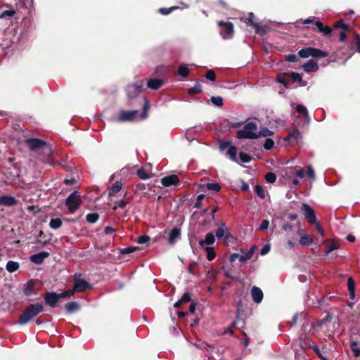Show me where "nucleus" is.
Segmentation results:
<instances>
[{
    "label": "nucleus",
    "instance_id": "1",
    "mask_svg": "<svg viewBox=\"0 0 360 360\" xmlns=\"http://www.w3.org/2000/svg\"><path fill=\"white\" fill-rule=\"evenodd\" d=\"M347 41L345 60L354 54L355 51L360 53V36L354 30L352 25L346 24L344 20H339V41Z\"/></svg>",
    "mask_w": 360,
    "mask_h": 360
},
{
    "label": "nucleus",
    "instance_id": "2",
    "mask_svg": "<svg viewBox=\"0 0 360 360\" xmlns=\"http://www.w3.org/2000/svg\"><path fill=\"white\" fill-rule=\"evenodd\" d=\"M43 310L44 306L40 303H36L28 306L20 315L18 320V323L20 325L27 323L33 318L36 317L38 314L42 312Z\"/></svg>",
    "mask_w": 360,
    "mask_h": 360
},
{
    "label": "nucleus",
    "instance_id": "3",
    "mask_svg": "<svg viewBox=\"0 0 360 360\" xmlns=\"http://www.w3.org/2000/svg\"><path fill=\"white\" fill-rule=\"evenodd\" d=\"M257 129L256 122L248 121L242 129L238 131V137L239 139H255L259 137Z\"/></svg>",
    "mask_w": 360,
    "mask_h": 360
},
{
    "label": "nucleus",
    "instance_id": "4",
    "mask_svg": "<svg viewBox=\"0 0 360 360\" xmlns=\"http://www.w3.org/2000/svg\"><path fill=\"white\" fill-rule=\"evenodd\" d=\"M298 55L303 58H307L310 56L314 58H323L327 56L323 51L312 47H308L300 50Z\"/></svg>",
    "mask_w": 360,
    "mask_h": 360
},
{
    "label": "nucleus",
    "instance_id": "5",
    "mask_svg": "<svg viewBox=\"0 0 360 360\" xmlns=\"http://www.w3.org/2000/svg\"><path fill=\"white\" fill-rule=\"evenodd\" d=\"M27 143L28 147L32 150H35L38 149H41L42 152L44 153L49 154L51 152V149L48 145L46 144L45 142L37 139H31L27 140Z\"/></svg>",
    "mask_w": 360,
    "mask_h": 360
},
{
    "label": "nucleus",
    "instance_id": "6",
    "mask_svg": "<svg viewBox=\"0 0 360 360\" xmlns=\"http://www.w3.org/2000/svg\"><path fill=\"white\" fill-rule=\"evenodd\" d=\"M81 204V198L77 192L72 193L66 200V205L70 212H75Z\"/></svg>",
    "mask_w": 360,
    "mask_h": 360
},
{
    "label": "nucleus",
    "instance_id": "7",
    "mask_svg": "<svg viewBox=\"0 0 360 360\" xmlns=\"http://www.w3.org/2000/svg\"><path fill=\"white\" fill-rule=\"evenodd\" d=\"M303 22L305 24L314 23L318 31L326 36L330 34L332 32V30L329 26L323 25L321 21L316 20L315 17L308 18L305 19Z\"/></svg>",
    "mask_w": 360,
    "mask_h": 360
},
{
    "label": "nucleus",
    "instance_id": "8",
    "mask_svg": "<svg viewBox=\"0 0 360 360\" xmlns=\"http://www.w3.org/2000/svg\"><path fill=\"white\" fill-rule=\"evenodd\" d=\"M221 27L220 34L224 39H230L233 33V25L231 22L220 21L218 23Z\"/></svg>",
    "mask_w": 360,
    "mask_h": 360
},
{
    "label": "nucleus",
    "instance_id": "9",
    "mask_svg": "<svg viewBox=\"0 0 360 360\" xmlns=\"http://www.w3.org/2000/svg\"><path fill=\"white\" fill-rule=\"evenodd\" d=\"M302 211L303 212L305 218L308 220L309 224H316V217L314 210L309 205L305 203L302 204Z\"/></svg>",
    "mask_w": 360,
    "mask_h": 360
},
{
    "label": "nucleus",
    "instance_id": "10",
    "mask_svg": "<svg viewBox=\"0 0 360 360\" xmlns=\"http://www.w3.org/2000/svg\"><path fill=\"white\" fill-rule=\"evenodd\" d=\"M138 115L139 112L137 110L121 111L116 118V120L119 122L132 121L137 117Z\"/></svg>",
    "mask_w": 360,
    "mask_h": 360
},
{
    "label": "nucleus",
    "instance_id": "11",
    "mask_svg": "<svg viewBox=\"0 0 360 360\" xmlns=\"http://www.w3.org/2000/svg\"><path fill=\"white\" fill-rule=\"evenodd\" d=\"M90 288V284L85 280L78 278H74V289L72 290L74 292L75 291L82 292Z\"/></svg>",
    "mask_w": 360,
    "mask_h": 360
},
{
    "label": "nucleus",
    "instance_id": "12",
    "mask_svg": "<svg viewBox=\"0 0 360 360\" xmlns=\"http://www.w3.org/2000/svg\"><path fill=\"white\" fill-rule=\"evenodd\" d=\"M142 86V82L139 84H136L128 86L127 89L128 98H132L134 97H136L141 92V89Z\"/></svg>",
    "mask_w": 360,
    "mask_h": 360
},
{
    "label": "nucleus",
    "instance_id": "13",
    "mask_svg": "<svg viewBox=\"0 0 360 360\" xmlns=\"http://www.w3.org/2000/svg\"><path fill=\"white\" fill-rule=\"evenodd\" d=\"M161 183L165 187L176 185L179 183V178L175 174L169 175L162 178Z\"/></svg>",
    "mask_w": 360,
    "mask_h": 360
},
{
    "label": "nucleus",
    "instance_id": "14",
    "mask_svg": "<svg viewBox=\"0 0 360 360\" xmlns=\"http://www.w3.org/2000/svg\"><path fill=\"white\" fill-rule=\"evenodd\" d=\"M302 138V134L298 129H294L291 131L285 141H288L290 144L297 143Z\"/></svg>",
    "mask_w": 360,
    "mask_h": 360
},
{
    "label": "nucleus",
    "instance_id": "15",
    "mask_svg": "<svg viewBox=\"0 0 360 360\" xmlns=\"http://www.w3.org/2000/svg\"><path fill=\"white\" fill-rule=\"evenodd\" d=\"M215 236L212 233H208L206 234L204 240H200L199 241V245L202 248H205L207 246H210L213 245L215 242Z\"/></svg>",
    "mask_w": 360,
    "mask_h": 360
},
{
    "label": "nucleus",
    "instance_id": "16",
    "mask_svg": "<svg viewBox=\"0 0 360 360\" xmlns=\"http://www.w3.org/2000/svg\"><path fill=\"white\" fill-rule=\"evenodd\" d=\"M231 236L230 232L228 228L226 226L224 223L221 224L219 227L217 229L216 231V237L217 238H228Z\"/></svg>",
    "mask_w": 360,
    "mask_h": 360
},
{
    "label": "nucleus",
    "instance_id": "17",
    "mask_svg": "<svg viewBox=\"0 0 360 360\" xmlns=\"http://www.w3.org/2000/svg\"><path fill=\"white\" fill-rule=\"evenodd\" d=\"M251 296L255 303H260L263 300V292L260 288L253 286L251 289Z\"/></svg>",
    "mask_w": 360,
    "mask_h": 360
},
{
    "label": "nucleus",
    "instance_id": "18",
    "mask_svg": "<svg viewBox=\"0 0 360 360\" xmlns=\"http://www.w3.org/2000/svg\"><path fill=\"white\" fill-rule=\"evenodd\" d=\"M45 302L51 307H55L58 301V295L55 292H48L45 295Z\"/></svg>",
    "mask_w": 360,
    "mask_h": 360
},
{
    "label": "nucleus",
    "instance_id": "19",
    "mask_svg": "<svg viewBox=\"0 0 360 360\" xmlns=\"http://www.w3.org/2000/svg\"><path fill=\"white\" fill-rule=\"evenodd\" d=\"M49 256V253L46 252H40L30 257L31 262L39 264Z\"/></svg>",
    "mask_w": 360,
    "mask_h": 360
},
{
    "label": "nucleus",
    "instance_id": "20",
    "mask_svg": "<svg viewBox=\"0 0 360 360\" xmlns=\"http://www.w3.org/2000/svg\"><path fill=\"white\" fill-rule=\"evenodd\" d=\"M347 289L349 291V295L350 300H354L355 298V281L352 277L349 276L347 278Z\"/></svg>",
    "mask_w": 360,
    "mask_h": 360
},
{
    "label": "nucleus",
    "instance_id": "21",
    "mask_svg": "<svg viewBox=\"0 0 360 360\" xmlns=\"http://www.w3.org/2000/svg\"><path fill=\"white\" fill-rule=\"evenodd\" d=\"M303 69L305 72H316L319 69L317 63L314 60H309L302 65Z\"/></svg>",
    "mask_w": 360,
    "mask_h": 360
},
{
    "label": "nucleus",
    "instance_id": "22",
    "mask_svg": "<svg viewBox=\"0 0 360 360\" xmlns=\"http://www.w3.org/2000/svg\"><path fill=\"white\" fill-rule=\"evenodd\" d=\"M16 203L15 198L8 195L0 196V205L6 206H11Z\"/></svg>",
    "mask_w": 360,
    "mask_h": 360
},
{
    "label": "nucleus",
    "instance_id": "23",
    "mask_svg": "<svg viewBox=\"0 0 360 360\" xmlns=\"http://www.w3.org/2000/svg\"><path fill=\"white\" fill-rule=\"evenodd\" d=\"M180 229L179 228H174L169 233V243L174 244L180 238Z\"/></svg>",
    "mask_w": 360,
    "mask_h": 360
},
{
    "label": "nucleus",
    "instance_id": "24",
    "mask_svg": "<svg viewBox=\"0 0 360 360\" xmlns=\"http://www.w3.org/2000/svg\"><path fill=\"white\" fill-rule=\"evenodd\" d=\"M323 323V321L317 322V324H311V326L309 325H304L302 327V330L304 333H308L309 334L315 335V328L316 327L321 326Z\"/></svg>",
    "mask_w": 360,
    "mask_h": 360
},
{
    "label": "nucleus",
    "instance_id": "25",
    "mask_svg": "<svg viewBox=\"0 0 360 360\" xmlns=\"http://www.w3.org/2000/svg\"><path fill=\"white\" fill-rule=\"evenodd\" d=\"M248 20V23L255 28L257 33L262 34L264 32V28L255 22L254 14L252 13H249V18Z\"/></svg>",
    "mask_w": 360,
    "mask_h": 360
},
{
    "label": "nucleus",
    "instance_id": "26",
    "mask_svg": "<svg viewBox=\"0 0 360 360\" xmlns=\"http://www.w3.org/2000/svg\"><path fill=\"white\" fill-rule=\"evenodd\" d=\"M162 84L163 82L161 79H151L148 82L147 86L148 88L155 90L159 89L162 85Z\"/></svg>",
    "mask_w": 360,
    "mask_h": 360
},
{
    "label": "nucleus",
    "instance_id": "27",
    "mask_svg": "<svg viewBox=\"0 0 360 360\" xmlns=\"http://www.w3.org/2000/svg\"><path fill=\"white\" fill-rule=\"evenodd\" d=\"M295 110H296V111L297 112L303 115V116L304 117V118L306 120V122L307 123L309 122L310 118H309V114H308L307 109V108L305 106L302 105H296Z\"/></svg>",
    "mask_w": 360,
    "mask_h": 360
},
{
    "label": "nucleus",
    "instance_id": "28",
    "mask_svg": "<svg viewBox=\"0 0 360 360\" xmlns=\"http://www.w3.org/2000/svg\"><path fill=\"white\" fill-rule=\"evenodd\" d=\"M34 285L35 283L34 281H29L24 286V293L27 296L31 295L32 294V290Z\"/></svg>",
    "mask_w": 360,
    "mask_h": 360
},
{
    "label": "nucleus",
    "instance_id": "29",
    "mask_svg": "<svg viewBox=\"0 0 360 360\" xmlns=\"http://www.w3.org/2000/svg\"><path fill=\"white\" fill-rule=\"evenodd\" d=\"M6 269L10 273L15 272L19 269V264L14 261H8L7 262Z\"/></svg>",
    "mask_w": 360,
    "mask_h": 360
},
{
    "label": "nucleus",
    "instance_id": "30",
    "mask_svg": "<svg viewBox=\"0 0 360 360\" xmlns=\"http://www.w3.org/2000/svg\"><path fill=\"white\" fill-rule=\"evenodd\" d=\"M313 242V237L309 235H304L300 236V244L304 246L309 245Z\"/></svg>",
    "mask_w": 360,
    "mask_h": 360
},
{
    "label": "nucleus",
    "instance_id": "31",
    "mask_svg": "<svg viewBox=\"0 0 360 360\" xmlns=\"http://www.w3.org/2000/svg\"><path fill=\"white\" fill-rule=\"evenodd\" d=\"M207 253V259L209 261L213 260L216 257V253L214 252V250L211 246H207L205 248H204Z\"/></svg>",
    "mask_w": 360,
    "mask_h": 360
},
{
    "label": "nucleus",
    "instance_id": "32",
    "mask_svg": "<svg viewBox=\"0 0 360 360\" xmlns=\"http://www.w3.org/2000/svg\"><path fill=\"white\" fill-rule=\"evenodd\" d=\"M122 188V183L120 181H116L109 190V195H112L120 191Z\"/></svg>",
    "mask_w": 360,
    "mask_h": 360
},
{
    "label": "nucleus",
    "instance_id": "33",
    "mask_svg": "<svg viewBox=\"0 0 360 360\" xmlns=\"http://www.w3.org/2000/svg\"><path fill=\"white\" fill-rule=\"evenodd\" d=\"M236 154L237 148L235 146H231L227 151V155L232 161L237 162Z\"/></svg>",
    "mask_w": 360,
    "mask_h": 360
},
{
    "label": "nucleus",
    "instance_id": "34",
    "mask_svg": "<svg viewBox=\"0 0 360 360\" xmlns=\"http://www.w3.org/2000/svg\"><path fill=\"white\" fill-rule=\"evenodd\" d=\"M79 305L77 302H70V303L67 304L65 305V309L68 312L72 313V312L77 310L79 309Z\"/></svg>",
    "mask_w": 360,
    "mask_h": 360
},
{
    "label": "nucleus",
    "instance_id": "35",
    "mask_svg": "<svg viewBox=\"0 0 360 360\" xmlns=\"http://www.w3.org/2000/svg\"><path fill=\"white\" fill-rule=\"evenodd\" d=\"M254 189H255V194L258 197L261 198L262 199H264L265 198V191L261 186L256 185L255 186Z\"/></svg>",
    "mask_w": 360,
    "mask_h": 360
},
{
    "label": "nucleus",
    "instance_id": "36",
    "mask_svg": "<svg viewBox=\"0 0 360 360\" xmlns=\"http://www.w3.org/2000/svg\"><path fill=\"white\" fill-rule=\"evenodd\" d=\"M49 225L52 229H57L61 226L62 221L59 218L52 219Z\"/></svg>",
    "mask_w": 360,
    "mask_h": 360
},
{
    "label": "nucleus",
    "instance_id": "37",
    "mask_svg": "<svg viewBox=\"0 0 360 360\" xmlns=\"http://www.w3.org/2000/svg\"><path fill=\"white\" fill-rule=\"evenodd\" d=\"M253 255V250L251 249L247 252L243 253V255H240V261L243 262L248 259H250Z\"/></svg>",
    "mask_w": 360,
    "mask_h": 360
},
{
    "label": "nucleus",
    "instance_id": "38",
    "mask_svg": "<svg viewBox=\"0 0 360 360\" xmlns=\"http://www.w3.org/2000/svg\"><path fill=\"white\" fill-rule=\"evenodd\" d=\"M188 68L186 65H181L178 69V74L182 77H186L188 74Z\"/></svg>",
    "mask_w": 360,
    "mask_h": 360
},
{
    "label": "nucleus",
    "instance_id": "39",
    "mask_svg": "<svg viewBox=\"0 0 360 360\" xmlns=\"http://www.w3.org/2000/svg\"><path fill=\"white\" fill-rule=\"evenodd\" d=\"M137 175L138 176L143 180L148 179L151 177V176L147 173L143 169H139L137 171Z\"/></svg>",
    "mask_w": 360,
    "mask_h": 360
},
{
    "label": "nucleus",
    "instance_id": "40",
    "mask_svg": "<svg viewBox=\"0 0 360 360\" xmlns=\"http://www.w3.org/2000/svg\"><path fill=\"white\" fill-rule=\"evenodd\" d=\"M351 349L354 353V356H360V349L357 347V342L353 341L351 342Z\"/></svg>",
    "mask_w": 360,
    "mask_h": 360
},
{
    "label": "nucleus",
    "instance_id": "41",
    "mask_svg": "<svg viewBox=\"0 0 360 360\" xmlns=\"http://www.w3.org/2000/svg\"><path fill=\"white\" fill-rule=\"evenodd\" d=\"M257 134L259 135V136H264V137H266V136H270L273 134V131L269 130L266 127H264V128H262L259 132H257Z\"/></svg>",
    "mask_w": 360,
    "mask_h": 360
},
{
    "label": "nucleus",
    "instance_id": "42",
    "mask_svg": "<svg viewBox=\"0 0 360 360\" xmlns=\"http://www.w3.org/2000/svg\"><path fill=\"white\" fill-rule=\"evenodd\" d=\"M211 101L218 107H221L223 105V98L221 96H213L211 98Z\"/></svg>",
    "mask_w": 360,
    "mask_h": 360
},
{
    "label": "nucleus",
    "instance_id": "43",
    "mask_svg": "<svg viewBox=\"0 0 360 360\" xmlns=\"http://www.w3.org/2000/svg\"><path fill=\"white\" fill-rule=\"evenodd\" d=\"M206 187L208 190L215 192H218L221 189V187L218 184L208 183L206 184Z\"/></svg>",
    "mask_w": 360,
    "mask_h": 360
},
{
    "label": "nucleus",
    "instance_id": "44",
    "mask_svg": "<svg viewBox=\"0 0 360 360\" xmlns=\"http://www.w3.org/2000/svg\"><path fill=\"white\" fill-rule=\"evenodd\" d=\"M86 220L90 223H95L98 219V215L96 213H91L86 215Z\"/></svg>",
    "mask_w": 360,
    "mask_h": 360
},
{
    "label": "nucleus",
    "instance_id": "45",
    "mask_svg": "<svg viewBox=\"0 0 360 360\" xmlns=\"http://www.w3.org/2000/svg\"><path fill=\"white\" fill-rule=\"evenodd\" d=\"M150 108V104H149V102L146 101L145 103H144V106H143V113L141 115V117H140V120H144L148 116V110Z\"/></svg>",
    "mask_w": 360,
    "mask_h": 360
},
{
    "label": "nucleus",
    "instance_id": "46",
    "mask_svg": "<svg viewBox=\"0 0 360 360\" xmlns=\"http://www.w3.org/2000/svg\"><path fill=\"white\" fill-rule=\"evenodd\" d=\"M14 14H15V11H13V10H6V11H3L0 14V18L4 19V18H11Z\"/></svg>",
    "mask_w": 360,
    "mask_h": 360
},
{
    "label": "nucleus",
    "instance_id": "47",
    "mask_svg": "<svg viewBox=\"0 0 360 360\" xmlns=\"http://www.w3.org/2000/svg\"><path fill=\"white\" fill-rule=\"evenodd\" d=\"M57 295H58V300H59L61 298H65V297H67L72 296L74 295V290H67V291L63 292L62 293H58Z\"/></svg>",
    "mask_w": 360,
    "mask_h": 360
},
{
    "label": "nucleus",
    "instance_id": "48",
    "mask_svg": "<svg viewBox=\"0 0 360 360\" xmlns=\"http://www.w3.org/2000/svg\"><path fill=\"white\" fill-rule=\"evenodd\" d=\"M239 158L240 161L245 163L250 162L251 160V157L245 153H240L239 155Z\"/></svg>",
    "mask_w": 360,
    "mask_h": 360
},
{
    "label": "nucleus",
    "instance_id": "49",
    "mask_svg": "<svg viewBox=\"0 0 360 360\" xmlns=\"http://www.w3.org/2000/svg\"><path fill=\"white\" fill-rule=\"evenodd\" d=\"M274 146V141L271 139H266L264 143V148L266 150L271 149Z\"/></svg>",
    "mask_w": 360,
    "mask_h": 360
},
{
    "label": "nucleus",
    "instance_id": "50",
    "mask_svg": "<svg viewBox=\"0 0 360 360\" xmlns=\"http://www.w3.org/2000/svg\"><path fill=\"white\" fill-rule=\"evenodd\" d=\"M177 7L176 6H172L171 8H161L159 9V12L162 14V15H168L169 13H170L172 11L176 9Z\"/></svg>",
    "mask_w": 360,
    "mask_h": 360
},
{
    "label": "nucleus",
    "instance_id": "51",
    "mask_svg": "<svg viewBox=\"0 0 360 360\" xmlns=\"http://www.w3.org/2000/svg\"><path fill=\"white\" fill-rule=\"evenodd\" d=\"M265 179L267 182L274 183L276 179V176L274 173L269 172L266 174Z\"/></svg>",
    "mask_w": 360,
    "mask_h": 360
},
{
    "label": "nucleus",
    "instance_id": "52",
    "mask_svg": "<svg viewBox=\"0 0 360 360\" xmlns=\"http://www.w3.org/2000/svg\"><path fill=\"white\" fill-rule=\"evenodd\" d=\"M307 174L308 175V176L314 180L315 179V172L312 168V167L311 165H308L307 167Z\"/></svg>",
    "mask_w": 360,
    "mask_h": 360
},
{
    "label": "nucleus",
    "instance_id": "53",
    "mask_svg": "<svg viewBox=\"0 0 360 360\" xmlns=\"http://www.w3.org/2000/svg\"><path fill=\"white\" fill-rule=\"evenodd\" d=\"M150 240V237L148 236H141L138 237L137 242L139 244H145L148 243Z\"/></svg>",
    "mask_w": 360,
    "mask_h": 360
},
{
    "label": "nucleus",
    "instance_id": "54",
    "mask_svg": "<svg viewBox=\"0 0 360 360\" xmlns=\"http://www.w3.org/2000/svg\"><path fill=\"white\" fill-rule=\"evenodd\" d=\"M290 77H291V79L293 82H301L302 81V77H301L300 75L297 72H292Z\"/></svg>",
    "mask_w": 360,
    "mask_h": 360
},
{
    "label": "nucleus",
    "instance_id": "55",
    "mask_svg": "<svg viewBox=\"0 0 360 360\" xmlns=\"http://www.w3.org/2000/svg\"><path fill=\"white\" fill-rule=\"evenodd\" d=\"M269 226V221L267 219H264L262 221L261 225L259 226V229L262 231L266 230Z\"/></svg>",
    "mask_w": 360,
    "mask_h": 360
},
{
    "label": "nucleus",
    "instance_id": "56",
    "mask_svg": "<svg viewBox=\"0 0 360 360\" xmlns=\"http://www.w3.org/2000/svg\"><path fill=\"white\" fill-rule=\"evenodd\" d=\"M206 78L210 81H214L215 73L212 70H208L206 73Z\"/></svg>",
    "mask_w": 360,
    "mask_h": 360
},
{
    "label": "nucleus",
    "instance_id": "57",
    "mask_svg": "<svg viewBox=\"0 0 360 360\" xmlns=\"http://www.w3.org/2000/svg\"><path fill=\"white\" fill-rule=\"evenodd\" d=\"M270 249H271V246L270 245L267 244V245H265L261 250L260 251V254L262 255H265L266 254H267L269 251H270Z\"/></svg>",
    "mask_w": 360,
    "mask_h": 360
},
{
    "label": "nucleus",
    "instance_id": "58",
    "mask_svg": "<svg viewBox=\"0 0 360 360\" xmlns=\"http://www.w3.org/2000/svg\"><path fill=\"white\" fill-rule=\"evenodd\" d=\"M138 250L137 247H129L127 248H124L122 251L123 253L129 254L135 252Z\"/></svg>",
    "mask_w": 360,
    "mask_h": 360
},
{
    "label": "nucleus",
    "instance_id": "59",
    "mask_svg": "<svg viewBox=\"0 0 360 360\" xmlns=\"http://www.w3.org/2000/svg\"><path fill=\"white\" fill-rule=\"evenodd\" d=\"M181 302H188L191 300V295L188 292H185L182 297L181 298Z\"/></svg>",
    "mask_w": 360,
    "mask_h": 360
},
{
    "label": "nucleus",
    "instance_id": "60",
    "mask_svg": "<svg viewBox=\"0 0 360 360\" xmlns=\"http://www.w3.org/2000/svg\"><path fill=\"white\" fill-rule=\"evenodd\" d=\"M298 60L297 56L294 54H290L287 56V60L289 62H296Z\"/></svg>",
    "mask_w": 360,
    "mask_h": 360
},
{
    "label": "nucleus",
    "instance_id": "61",
    "mask_svg": "<svg viewBox=\"0 0 360 360\" xmlns=\"http://www.w3.org/2000/svg\"><path fill=\"white\" fill-rule=\"evenodd\" d=\"M205 198V195L203 194H200L197 198V201L195 202V207H199L200 206L201 201Z\"/></svg>",
    "mask_w": 360,
    "mask_h": 360
},
{
    "label": "nucleus",
    "instance_id": "62",
    "mask_svg": "<svg viewBox=\"0 0 360 360\" xmlns=\"http://www.w3.org/2000/svg\"><path fill=\"white\" fill-rule=\"evenodd\" d=\"M125 205H126V202L124 200H120L115 202V208H117V207L123 208L125 207Z\"/></svg>",
    "mask_w": 360,
    "mask_h": 360
},
{
    "label": "nucleus",
    "instance_id": "63",
    "mask_svg": "<svg viewBox=\"0 0 360 360\" xmlns=\"http://www.w3.org/2000/svg\"><path fill=\"white\" fill-rule=\"evenodd\" d=\"M230 262H234L236 259L240 260V255L238 253H233L230 257Z\"/></svg>",
    "mask_w": 360,
    "mask_h": 360
},
{
    "label": "nucleus",
    "instance_id": "64",
    "mask_svg": "<svg viewBox=\"0 0 360 360\" xmlns=\"http://www.w3.org/2000/svg\"><path fill=\"white\" fill-rule=\"evenodd\" d=\"M316 225V230L321 235L323 236V229H322L321 224L319 222H317L316 221V224H314Z\"/></svg>",
    "mask_w": 360,
    "mask_h": 360
}]
</instances>
